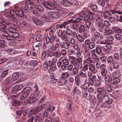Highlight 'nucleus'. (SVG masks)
I'll return each mask as SVG.
<instances>
[{"mask_svg": "<svg viewBox=\"0 0 122 122\" xmlns=\"http://www.w3.org/2000/svg\"><path fill=\"white\" fill-rule=\"evenodd\" d=\"M22 9L20 8H18L15 10L11 9L10 12H5L4 13V15L7 18L12 21H15L16 19L15 16L17 15L22 17L24 15V11L25 13L27 12V10L25 7H23Z\"/></svg>", "mask_w": 122, "mask_h": 122, "instance_id": "obj_1", "label": "nucleus"}, {"mask_svg": "<svg viewBox=\"0 0 122 122\" xmlns=\"http://www.w3.org/2000/svg\"><path fill=\"white\" fill-rule=\"evenodd\" d=\"M31 90L30 87L28 86L24 88L21 91L22 94L20 97V99L24 100L29 95Z\"/></svg>", "mask_w": 122, "mask_h": 122, "instance_id": "obj_2", "label": "nucleus"}, {"mask_svg": "<svg viewBox=\"0 0 122 122\" xmlns=\"http://www.w3.org/2000/svg\"><path fill=\"white\" fill-rule=\"evenodd\" d=\"M26 7L29 9H30L33 14L36 15L38 14L37 11L35 10V6L33 3L30 0L26 1L25 3Z\"/></svg>", "mask_w": 122, "mask_h": 122, "instance_id": "obj_3", "label": "nucleus"}, {"mask_svg": "<svg viewBox=\"0 0 122 122\" xmlns=\"http://www.w3.org/2000/svg\"><path fill=\"white\" fill-rule=\"evenodd\" d=\"M11 24L10 21L8 19H5L3 20L1 22L0 25V30L4 31L5 30L7 26H9Z\"/></svg>", "mask_w": 122, "mask_h": 122, "instance_id": "obj_4", "label": "nucleus"}, {"mask_svg": "<svg viewBox=\"0 0 122 122\" xmlns=\"http://www.w3.org/2000/svg\"><path fill=\"white\" fill-rule=\"evenodd\" d=\"M42 108V106H40L37 107L35 109H33L29 112H28V117H30L31 115L35 114H37L41 111Z\"/></svg>", "mask_w": 122, "mask_h": 122, "instance_id": "obj_5", "label": "nucleus"}, {"mask_svg": "<svg viewBox=\"0 0 122 122\" xmlns=\"http://www.w3.org/2000/svg\"><path fill=\"white\" fill-rule=\"evenodd\" d=\"M94 13L91 12L89 11L86 13L84 17V20L91 21H92L93 16V15Z\"/></svg>", "mask_w": 122, "mask_h": 122, "instance_id": "obj_6", "label": "nucleus"}, {"mask_svg": "<svg viewBox=\"0 0 122 122\" xmlns=\"http://www.w3.org/2000/svg\"><path fill=\"white\" fill-rule=\"evenodd\" d=\"M110 11L112 13H117L118 17H117V21L122 22V12L115 10H110Z\"/></svg>", "mask_w": 122, "mask_h": 122, "instance_id": "obj_7", "label": "nucleus"}, {"mask_svg": "<svg viewBox=\"0 0 122 122\" xmlns=\"http://www.w3.org/2000/svg\"><path fill=\"white\" fill-rule=\"evenodd\" d=\"M102 103H106L107 104H110L112 103V101L111 99H109V96L106 95H103V96L102 99Z\"/></svg>", "mask_w": 122, "mask_h": 122, "instance_id": "obj_8", "label": "nucleus"}, {"mask_svg": "<svg viewBox=\"0 0 122 122\" xmlns=\"http://www.w3.org/2000/svg\"><path fill=\"white\" fill-rule=\"evenodd\" d=\"M32 20L33 23L36 25L41 26L43 24V21L35 16H33L32 17Z\"/></svg>", "mask_w": 122, "mask_h": 122, "instance_id": "obj_9", "label": "nucleus"}, {"mask_svg": "<svg viewBox=\"0 0 122 122\" xmlns=\"http://www.w3.org/2000/svg\"><path fill=\"white\" fill-rule=\"evenodd\" d=\"M13 80L11 77H8L6 78L4 80V82L5 84H8L10 85L8 86H7V89L6 90V92H8L9 91V89L10 88L11 85V83L12 81Z\"/></svg>", "mask_w": 122, "mask_h": 122, "instance_id": "obj_10", "label": "nucleus"}, {"mask_svg": "<svg viewBox=\"0 0 122 122\" xmlns=\"http://www.w3.org/2000/svg\"><path fill=\"white\" fill-rule=\"evenodd\" d=\"M122 32L119 33H117L115 35V37L118 41L117 42V45H121L122 44Z\"/></svg>", "mask_w": 122, "mask_h": 122, "instance_id": "obj_11", "label": "nucleus"}, {"mask_svg": "<svg viewBox=\"0 0 122 122\" xmlns=\"http://www.w3.org/2000/svg\"><path fill=\"white\" fill-rule=\"evenodd\" d=\"M56 36H50L47 37L45 38L46 42L47 45L49 44L50 43V44H52L54 43V42L55 41Z\"/></svg>", "mask_w": 122, "mask_h": 122, "instance_id": "obj_12", "label": "nucleus"}, {"mask_svg": "<svg viewBox=\"0 0 122 122\" xmlns=\"http://www.w3.org/2000/svg\"><path fill=\"white\" fill-rule=\"evenodd\" d=\"M36 101L35 97L31 95L24 101V102L27 103H31L35 102Z\"/></svg>", "mask_w": 122, "mask_h": 122, "instance_id": "obj_13", "label": "nucleus"}, {"mask_svg": "<svg viewBox=\"0 0 122 122\" xmlns=\"http://www.w3.org/2000/svg\"><path fill=\"white\" fill-rule=\"evenodd\" d=\"M22 102L19 100L13 101L11 102L12 106H14L17 109H19L20 107Z\"/></svg>", "mask_w": 122, "mask_h": 122, "instance_id": "obj_14", "label": "nucleus"}, {"mask_svg": "<svg viewBox=\"0 0 122 122\" xmlns=\"http://www.w3.org/2000/svg\"><path fill=\"white\" fill-rule=\"evenodd\" d=\"M112 47V46L110 44H107L104 46H101L102 50L106 54H107L109 52L110 50Z\"/></svg>", "mask_w": 122, "mask_h": 122, "instance_id": "obj_15", "label": "nucleus"}, {"mask_svg": "<svg viewBox=\"0 0 122 122\" xmlns=\"http://www.w3.org/2000/svg\"><path fill=\"white\" fill-rule=\"evenodd\" d=\"M48 15L51 17L54 18H57L60 17L59 14L57 11H50L48 12Z\"/></svg>", "mask_w": 122, "mask_h": 122, "instance_id": "obj_16", "label": "nucleus"}, {"mask_svg": "<svg viewBox=\"0 0 122 122\" xmlns=\"http://www.w3.org/2000/svg\"><path fill=\"white\" fill-rule=\"evenodd\" d=\"M19 21L17 23V24L19 26L24 28H27L28 26L26 21L22 20H20V21L19 20Z\"/></svg>", "mask_w": 122, "mask_h": 122, "instance_id": "obj_17", "label": "nucleus"}, {"mask_svg": "<svg viewBox=\"0 0 122 122\" xmlns=\"http://www.w3.org/2000/svg\"><path fill=\"white\" fill-rule=\"evenodd\" d=\"M44 6L48 9L51 10H53L55 8V5L53 4L49 3L46 1L44 2Z\"/></svg>", "mask_w": 122, "mask_h": 122, "instance_id": "obj_18", "label": "nucleus"}, {"mask_svg": "<svg viewBox=\"0 0 122 122\" xmlns=\"http://www.w3.org/2000/svg\"><path fill=\"white\" fill-rule=\"evenodd\" d=\"M89 69L90 71L93 74H95L98 72V70L96 68L94 65L90 64L88 65Z\"/></svg>", "mask_w": 122, "mask_h": 122, "instance_id": "obj_19", "label": "nucleus"}, {"mask_svg": "<svg viewBox=\"0 0 122 122\" xmlns=\"http://www.w3.org/2000/svg\"><path fill=\"white\" fill-rule=\"evenodd\" d=\"M112 13V16L109 19V21L111 22H113L114 21H117L118 14L116 13Z\"/></svg>", "mask_w": 122, "mask_h": 122, "instance_id": "obj_20", "label": "nucleus"}, {"mask_svg": "<svg viewBox=\"0 0 122 122\" xmlns=\"http://www.w3.org/2000/svg\"><path fill=\"white\" fill-rule=\"evenodd\" d=\"M122 48H121V51L120 53V54L121 53V49ZM113 58L115 60H116L118 61H122V58L121 57V55H119L118 53H116L113 54Z\"/></svg>", "mask_w": 122, "mask_h": 122, "instance_id": "obj_21", "label": "nucleus"}, {"mask_svg": "<svg viewBox=\"0 0 122 122\" xmlns=\"http://www.w3.org/2000/svg\"><path fill=\"white\" fill-rule=\"evenodd\" d=\"M96 76L95 75H93L92 76L88 78V81L90 84L92 86L94 85V82L97 79Z\"/></svg>", "mask_w": 122, "mask_h": 122, "instance_id": "obj_22", "label": "nucleus"}, {"mask_svg": "<svg viewBox=\"0 0 122 122\" xmlns=\"http://www.w3.org/2000/svg\"><path fill=\"white\" fill-rule=\"evenodd\" d=\"M107 63L109 65L112 66L116 62V61L114 59L113 57L111 56H109L107 59Z\"/></svg>", "mask_w": 122, "mask_h": 122, "instance_id": "obj_23", "label": "nucleus"}, {"mask_svg": "<svg viewBox=\"0 0 122 122\" xmlns=\"http://www.w3.org/2000/svg\"><path fill=\"white\" fill-rule=\"evenodd\" d=\"M104 27V25L103 23L98 24L97 26L98 31L101 32L103 31Z\"/></svg>", "mask_w": 122, "mask_h": 122, "instance_id": "obj_24", "label": "nucleus"}, {"mask_svg": "<svg viewBox=\"0 0 122 122\" xmlns=\"http://www.w3.org/2000/svg\"><path fill=\"white\" fill-rule=\"evenodd\" d=\"M91 50L89 49L85 48V49L83 53L84 57L85 58H87L90 56V52H91Z\"/></svg>", "mask_w": 122, "mask_h": 122, "instance_id": "obj_25", "label": "nucleus"}, {"mask_svg": "<svg viewBox=\"0 0 122 122\" xmlns=\"http://www.w3.org/2000/svg\"><path fill=\"white\" fill-rule=\"evenodd\" d=\"M61 4L64 6L68 7L71 6L70 1L68 0H63L61 1Z\"/></svg>", "mask_w": 122, "mask_h": 122, "instance_id": "obj_26", "label": "nucleus"}, {"mask_svg": "<svg viewBox=\"0 0 122 122\" xmlns=\"http://www.w3.org/2000/svg\"><path fill=\"white\" fill-rule=\"evenodd\" d=\"M102 14L103 15L104 18L105 19L109 18L111 15V13L108 11L102 12Z\"/></svg>", "mask_w": 122, "mask_h": 122, "instance_id": "obj_27", "label": "nucleus"}, {"mask_svg": "<svg viewBox=\"0 0 122 122\" xmlns=\"http://www.w3.org/2000/svg\"><path fill=\"white\" fill-rule=\"evenodd\" d=\"M37 9V11H38L41 13H42L44 12V9L43 7L41 6L38 5H36L35 6V8Z\"/></svg>", "mask_w": 122, "mask_h": 122, "instance_id": "obj_28", "label": "nucleus"}, {"mask_svg": "<svg viewBox=\"0 0 122 122\" xmlns=\"http://www.w3.org/2000/svg\"><path fill=\"white\" fill-rule=\"evenodd\" d=\"M122 62L121 61H118L116 63H115L113 65V68L115 69H117L120 67V66H121Z\"/></svg>", "mask_w": 122, "mask_h": 122, "instance_id": "obj_29", "label": "nucleus"}, {"mask_svg": "<svg viewBox=\"0 0 122 122\" xmlns=\"http://www.w3.org/2000/svg\"><path fill=\"white\" fill-rule=\"evenodd\" d=\"M56 66L55 64H53L52 66L49 68L48 70L49 73H51L56 70Z\"/></svg>", "mask_w": 122, "mask_h": 122, "instance_id": "obj_30", "label": "nucleus"}, {"mask_svg": "<svg viewBox=\"0 0 122 122\" xmlns=\"http://www.w3.org/2000/svg\"><path fill=\"white\" fill-rule=\"evenodd\" d=\"M67 80L65 79H64L61 78L58 82V85L61 86L64 85L67 83Z\"/></svg>", "mask_w": 122, "mask_h": 122, "instance_id": "obj_31", "label": "nucleus"}, {"mask_svg": "<svg viewBox=\"0 0 122 122\" xmlns=\"http://www.w3.org/2000/svg\"><path fill=\"white\" fill-rule=\"evenodd\" d=\"M42 20L46 22H51V21L50 17L46 16L45 15H43L41 17Z\"/></svg>", "mask_w": 122, "mask_h": 122, "instance_id": "obj_32", "label": "nucleus"}, {"mask_svg": "<svg viewBox=\"0 0 122 122\" xmlns=\"http://www.w3.org/2000/svg\"><path fill=\"white\" fill-rule=\"evenodd\" d=\"M70 42L68 43V42H63L62 43V46H61V47L62 48V47L65 49L67 50L70 47Z\"/></svg>", "mask_w": 122, "mask_h": 122, "instance_id": "obj_33", "label": "nucleus"}, {"mask_svg": "<svg viewBox=\"0 0 122 122\" xmlns=\"http://www.w3.org/2000/svg\"><path fill=\"white\" fill-rule=\"evenodd\" d=\"M97 91L98 93H102L103 95L106 94L107 92L105 90L101 87H98L97 89Z\"/></svg>", "mask_w": 122, "mask_h": 122, "instance_id": "obj_34", "label": "nucleus"}, {"mask_svg": "<svg viewBox=\"0 0 122 122\" xmlns=\"http://www.w3.org/2000/svg\"><path fill=\"white\" fill-rule=\"evenodd\" d=\"M104 76V80L108 82H110L112 81V78L110 75H107Z\"/></svg>", "mask_w": 122, "mask_h": 122, "instance_id": "obj_35", "label": "nucleus"}, {"mask_svg": "<svg viewBox=\"0 0 122 122\" xmlns=\"http://www.w3.org/2000/svg\"><path fill=\"white\" fill-rule=\"evenodd\" d=\"M19 73L17 72H15L12 75V78H11L13 80L15 81L19 78Z\"/></svg>", "mask_w": 122, "mask_h": 122, "instance_id": "obj_36", "label": "nucleus"}, {"mask_svg": "<svg viewBox=\"0 0 122 122\" xmlns=\"http://www.w3.org/2000/svg\"><path fill=\"white\" fill-rule=\"evenodd\" d=\"M48 49L47 51H44L46 53V55H47V57H51L53 56V53L51 52L50 48H48Z\"/></svg>", "mask_w": 122, "mask_h": 122, "instance_id": "obj_37", "label": "nucleus"}, {"mask_svg": "<svg viewBox=\"0 0 122 122\" xmlns=\"http://www.w3.org/2000/svg\"><path fill=\"white\" fill-rule=\"evenodd\" d=\"M81 79L79 75H77L75 77V81L76 82V84L79 86L80 84H81Z\"/></svg>", "mask_w": 122, "mask_h": 122, "instance_id": "obj_38", "label": "nucleus"}, {"mask_svg": "<svg viewBox=\"0 0 122 122\" xmlns=\"http://www.w3.org/2000/svg\"><path fill=\"white\" fill-rule=\"evenodd\" d=\"M101 46H97L95 50V51L96 53L100 55L102 53V50L101 48Z\"/></svg>", "mask_w": 122, "mask_h": 122, "instance_id": "obj_39", "label": "nucleus"}, {"mask_svg": "<svg viewBox=\"0 0 122 122\" xmlns=\"http://www.w3.org/2000/svg\"><path fill=\"white\" fill-rule=\"evenodd\" d=\"M91 52L92 58L93 60L96 59L97 58V56L95 53V49H94L93 50H91Z\"/></svg>", "mask_w": 122, "mask_h": 122, "instance_id": "obj_40", "label": "nucleus"}, {"mask_svg": "<svg viewBox=\"0 0 122 122\" xmlns=\"http://www.w3.org/2000/svg\"><path fill=\"white\" fill-rule=\"evenodd\" d=\"M46 54L44 51H42L40 59L41 61L42 62H43L46 58L47 56V55H46Z\"/></svg>", "mask_w": 122, "mask_h": 122, "instance_id": "obj_41", "label": "nucleus"}, {"mask_svg": "<svg viewBox=\"0 0 122 122\" xmlns=\"http://www.w3.org/2000/svg\"><path fill=\"white\" fill-rule=\"evenodd\" d=\"M90 84L88 82H86L80 86V87L83 90L87 89V88L90 86Z\"/></svg>", "mask_w": 122, "mask_h": 122, "instance_id": "obj_42", "label": "nucleus"}, {"mask_svg": "<svg viewBox=\"0 0 122 122\" xmlns=\"http://www.w3.org/2000/svg\"><path fill=\"white\" fill-rule=\"evenodd\" d=\"M90 7L92 11L94 12H96L98 10L97 6L95 4H93L91 5Z\"/></svg>", "mask_w": 122, "mask_h": 122, "instance_id": "obj_43", "label": "nucleus"}, {"mask_svg": "<svg viewBox=\"0 0 122 122\" xmlns=\"http://www.w3.org/2000/svg\"><path fill=\"white\" fill-rule=\"evenodd\" d=\"M69 76V74L67 72H65L61 74V78L64 79H67Z\"/></svg>", "mask_w": 122, "mask_h": 122, "instance_id": "obj_44", "label": "nucleus"}, {"mask_svg": "<svg viewBox=\"0 0 122 122\" xmlns=\"http://www.w3.org/2000/svg\"><path fill=\"white\" fill-rule=\"evenodd\" d=\"M86 27L83 25H81L78 27V31L80 33H82L84 31L86 30Z\"/></svg>", "mask_w": 122, "mask_h": 122, "instance_id": "obj_45", "label": "nucleus"}, {"mask_svg": "<svg viewBox=\"0 0 122 122\" xmlns=\"http://www.w3.org/2000/svg\"><path fill=\"white\" fill-rule=\"evenodd\" d=\"M95 43L91 41L90 42L87 46L88 49H92L95 47Z\"/></svg>", "mask_w": 122, "mask_h": 122, "instance_id": "obj_46", "label": "nucleus"}, {"mask_svg": "<svg viewBox=\"0 0 122 122\" xmlns=\"http://www.w3.org/2000/svg\"><path fill=\"white\" fill-rule=\"evenodd\" d=\"M58 13L59 14L60 16L61 15L63 14H65V10L62 8H61L60 9H58L57 11Z\"/></svg>", "mask_w": 122, "mask_h": 122, "instance_id": "obj_47", "label": "nucleus"}, {"mask_svg": "<svg viewBox=\"0 0 122 122\" xmlns=\"http://www.w3.org/2000/svg\"><path fill=\"white\" fill-rule=\"evenodd\" d=\"M8 70V69H7L4 71H3V72L1 74L0 77V79H2V78L4 77L7 75Z\"/></svg>", "mask_w": 122, "mask_h": 122, "instance_id": "obj_48", "label": "nucleus"}, {"mask_svg": "<svg viewBox=\"0 0 122 122\" xmlns=\"http://www.w3.org/2000/svg\"><path fill=\"white\" fill-rule=\"evenodd\" d=\"M112 29L115 32H117V33H119L122 32L121 31V29L118 27L114 26L113 27Z\"/></svg>", "mask_w": 122, "mask_h": 122, "instance_id": "obj_49", "label": "nucleus"}, {"mask_svg": "<svg viewBox=\"0 0 122 122\" xmlns=\"http://www.w3.org/2000/svg\"><path fill=\"white\" fill-rule=\"evenodd\" d=\"M75 13L72 12L69 13L66 15L67 17H69L71 19H74L75 17L74 16Z\"/></svg>", "mask_w": 122, "mask_h": 122, "instance_id": "obj_50", "label": "nucleus"}, {"mask_svg": "<svg viewBox=\"0 0 122 122\" xmlns=\"http://www.w3.org/2000/svg\"><path fill=\"white\" fill-rule=\"evenodd\" d=\"M0 38H2V37L0 36ZM5 42L4 40H0V49H3L5 48V45L4 44Z\"/></svg>", "mask_w": 122, "mask_h": 122, "instance_id": "obj_51", "label": "nucleus"}, {"mask_svg": "<svg viewBox=\"0 0 122 122\" xmlns=\"http://www.w3.org/2000/svg\"><path fill=\"white\" fill-rule=\"evenodd\" d=\"M84 21H85V25L86 26L85 27L87 28H89L91 25V22L92 21L86 20Z\"/></svg>", "mask_w": 122, "mask_h": 122, "instance_id": "obj_52", "label": "nucleus"}, {"mask_svg": "<svg viewBox=\"0 0 122 122\" xmlns=\"http://www.w3.org/2000/svg\"><path fill=\"white\" fill-rule=\"evenodd\" d=\"M81 92L82 96L85 98L87 97L88 94L87 91L86 90H82Z\"/></svg>", "mask_w": 122, "mask_h": 122, "instance_id": "obj_53", "label": "nucleus"}, {"mask_svg": "<svg viewBox=\"0 0 122 122\" xmlns=\"http://www.w3.org/2000/svg\"><path fill=\"white\" fill-rule=\"evenodd\" d=\"M110 86L113 89H116L118 87V84L113 82L110 84Z\"/></svg>", "mask_w": 122, "mask_h": 122, "instance_id": "obj_54", "label": "nucleus"}, {"mask_svg": "<svg viewBox=\"0 0 122 122\" xmlns=\"http://www.w3.org/2000/svg\"><path fill=\"white\" fill-rule=\"evenodd\" d=\"M68 36L65 34H62V36L61 37V39L66 42H68Z\"/></svg>", "mask_w": 122, "mask_h": 122, "instance_id": "obj_55", "label": "nucleus"}, {"mask_svg": "<svg viewBox=\"0 0 122 122\" xmlns=\"http://www.w3.org/2000/svg\"><path fill=\"white\" fill-rule=\"evenodd\" d=\"M84 61L88 64H91L92 62V60L90 57H87V58L84 60Z\"/></svg>", "mask_w": 122, "mask_h": 122, "instance_id": "obj_56", "label": "nucleus"}, {"mask_svg": "<svg viewBox=\"0 0 122 122\" xmlns=\"http://www.w3.org/2000/svg\"><path fill=\"white\" fill-rule=\"evenodd\" d=\"M106 2V4L110 8L112 7V5L113 4V2L111 0H105Z\"/></svg>", "mask_w": 122, "mask_h": 122, "instance_id": "obj_57", "label": "nucleus"}, {"mask_svg": "<svg viewBox=\"0 0 122 122\" xmlns=\"http://www.w3.org/2000/svg\"><path fill=\"white\" fill-rule=\"evenodd\" d=\"M50 107H49L47 109V110H48L51 113H52L55 109V107L54 106H50L49 105Z\"/></svg>", "mask_w": 122, "mask_h": 122, "instance_id": "obj_58", "label": "nucleus"}, {"mask_svg": "<svg viewBox=\"0 0 122 122\" xmlns=\"http://www.w3.org/2000/svg\"><path fill=\"white\" fill-rule=\"evenodd\" d=\"M79 70L77 67H74L72 70V73L75 75H76L78 73Z\"/></svg>", "mask_w": 122, "mask_h": 122, "instance_id": "obj_59", "label": "nucleus"}, {"mask_svg": "<svg viewBox=\"0 0 122 122\" xmlns=\"http://www.w3.org/2000/svg\"><path fill=\"white\" fill-rule=\"evenodd\" d=\"M49 35L50 36H56L55 33V30L52 29L50 30L49 32Z\"/></svg>", "mask_w": 122, "mask_h": 122, "instance_id": "obj_60", "label": "nucleus"}, {"mask_svg": "<svg viewBox=\"0 0 122 122\" xmlns=\"http://www.w3.org/2000/svg\"><path fill=\"white\" fill-rule=\"evenodd\" d=\"M78 40L81 42H83L84 41V38L81 36L79 35H77V37Z\"/></svg>", "mask_w": 122, "mask_h": 122, "instance_id": "obj_61", "label": "nucleus"}, {"mask_svg": "<svg viewBox=\"0 0 122 122\" xmlns=\"http://www.w3.org/2000/svg\"><path fill=\"white\" fill-rule=\"evenodd\" d=\"M96 21L98 22V24L103 23V20L101 18V17L98 16L97 18Z\"/></svg>", "mask_w": 122, "mask_h": 122, "instance_id": "obj_62", "label": "nucleus"}, {"mask_svg": "<svg viewBox=\"0 0 122 122\" xmlns=\"http://www.w3.org/2000/svg\"><path fill=\"white\" fill-rule=\"evenodd\" d=\"M97 2L99 5L102 6L105 5V2L104 0H97Z\"/></svg>", "mask_w": 122, "mask_h": 122, "instance_id": "obj_63", "label": "nucleus"}, {"mask_svg": "<svg viewBox=\"0 0 122 122\" xmlns=\"http://www.w3.org/2000/svg\"><path fill=\"white\" fill-rule=\"evenodd\" d=\"M90 40L94 42H98V38L95 37L94 36L92 35V37L90 38Z\"/></svg>", "mask_w": 122, "mask_h": 122, "instance_id": "obj_64", "label": "nucleus"}]
</instances>
